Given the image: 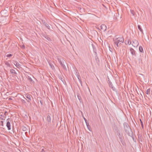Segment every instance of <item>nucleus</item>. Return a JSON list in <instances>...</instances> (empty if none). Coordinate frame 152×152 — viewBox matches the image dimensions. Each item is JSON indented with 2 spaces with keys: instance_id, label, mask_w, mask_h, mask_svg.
<instances>
[{
  "instance_id": "obj_8",
  "label": "nucleus",
  "mask_w": 152,
  "mask_h": 152,
  "mask_svg": "<svg viewBox=\"0 0 152 152\" xmlns=\"http://www.w3.org/2000/svg\"><path fill=\"white\" fill-rule=\"evenodd\" d=\"M25 97L27 98V99H26L24 97V98L27 100V102H29L31 101V96H32L31 95L28 94H26L25 95Z\"/></svg>"
},
{
  "instance_id": "obj_37",
  "label": "nucleus",
  "mask_w": 152,
  "mask_h": 152,
  "mask_svg": "<svg viewBox=\"0 0 152 152\" xmlns=\"http://www.w3.org/2000/svg\"><path fill=\"white\" fill-rule=\"evenodd\" d=\"M40 102L41 103V105H42L43 104L42 102V101H41V100L40 101Z\"/></svg>"
},
{
  "instance_id": "obj_33",
  "label": "nucleus",
  "mask_w": 152,
  "mask_h": 152,
  "mask_svg": "<svg viewBox=\"0 0 152 152\" xmlns=\"http://www.w3.org/2000/svg\"><path fill=\"white\" fill-rule=\"evenodd\" d=\"M49 65L53 69V68H54V66L53 64H51V63H49Z\"/></svg>"
},
{
  "instance_id": "obj_21",
  "label": "nucleus",
  "mask_w": 152,
  "mask_h": 152,
  "mask_svg": "<svg viewBox=\"0 0 152 152\" xmlns=\"http://www.w3.org/2000/svg\"><path fill=\"white\" fill-rule=\"evenodd\" d=\"M138 29L142 33H143V31L142 29L141 26L140 25H138L137 26Z\"/></svg>"
},
{
  "instance_id": "obj_18",
  "label": "nucleus",
  "mask_w": 152,
  "mask_h": 152,
  "mask_svg": "<svg viewBox=\"0 0 152 152\" xmlns=\"http://www.w3.org/2000/svg\"><path fill=\"white\" fill-rule=\"evenodd\" d=\"M91 45L93 49L94 52L96 53V49L95 46L93 44H92Z\"/></svg>"
},
{
  "instance_id": "obj_12",
  "label": "nucleus",
  "mask_w": 152,
  "mask_h": 152,
  "mask_svg": "<svg viewBox=\"0 0 152 152\" xmlns=\"http://www.w3.org/2000/svg\"><path fill=\"white\" fill-rule=\"evenodd\" d=\"M42 23L48 29H50V26L47 23L45 20H42Z\"/></svg>"
},
{
  "instance_id": "obj_17",
  "label": "nucleus",
  "mask_w": 152,
  "mask_h": 152,
  "mask_svg": "<svg viewBox=\"0 0 152 152\" xmlns=\"http://www.w3.org/2000/svg\"><path fill=\"white\" fill-rule=\"evenodd\" d=\"M10 71L12 74H15V75L17 74V72L14 69H11L10 70Z\"/></svg>"
},
{
  "instance_id": "obj_19",
  "label": "nucleus",
  "mask_w": 152,
  "mask_h": 152,
  "mask_svg": "<svg viewBox=\"0 0 152 152\" xmlns=\"http://www.w3.org/2000/svg\"><path fill=\"white\" fill-rule=\"evenodd\" d=\"M84 118V119L85 120V121L86 122V125H87V127L88 128V129L90 130V129L91 128V127L89 125V124L88 123H87V122H86V118Z\"/></svg>"
},
{
  "instance_id": "obj_34",
  "label": "nucleus",
  "mask_w": 152,
  "mask_h": 152,
  "mask_svg": "<svg viewBox=\"0 0 152 152\" xmlns=\"http://www.w3.org/2000/svg\"><path fill=\"white\" fill-rule=\"evenodd\" d=\"M75 75H79V73L77 71V70L75 72Z\"/></svg>"
},
{
  "instance_id": "obj_25",
  "label": "nucleus",
  "mask_w": 152,
  "mask_h": 152,
  "mask_svg": "<svg viewBox=\"0 0 152 152\" xmlns=\"http://www.w3.org/2000/svg\"><path fill=\"white\" fill-rule=\"evenodd\" d=\"M139 50L140 52H143V49L141 46H140L139 47Z\"/></svg>"
},
{
  "instance_id": "obj_43",
  "label": "nucleus",
  "mask_w": 152,
  "mask_h": 152,
  "mask_svg": "<svg viewBox=\"0 0 152 152\" xmlns=\"http://www.w3.org/2000/svg\"><path fill=\"white\" fill-rule=\"evenodd\" d=\"M132 138H133V137H132Z\"/></svg>"
},
{
  "instance_id": "obj_44",
  "label": "nucleus",
  "mask_w": 152,
  "mask_h": 152,
  "mask_svg": "<svg viewBox=\"0 0 152 152\" xmlns=\"http://www.w3.org/2000/svg\"><path fill=\"white\" fill-rule=\"evenodd\" d=\"M132 138H133V137H132Z\"/></svg>"
},
{
  "instance_id": "obj_35",
  "label": "nucleus",
  "mask_w": 152,
  "mask_h": 152,
  "mask_svg": "<svg viewBox=\"0 0 152 152\" xmlns=\"http://www.w3.org/2000/svg\"><path fill=\"white\" fill-rule=\"evenodd\" d=\"M1 125L2 126H4V124H3L4 122H3V121H1Z\"/></svg>"
},
{
  "instance_id": "obj_20",
  "label": "nucleus",
  "mask_w": 152,
  "mask_h": 152,
  "mask_svg": "<svg viewBox=\"0 0 152 152\" xmlns=\"http://www.w3.org/2000/svg\"><path fill=\"white\" fill-rule=\"evenodd\" d=\"M28 80H29L30 82L31 83H34V81L29 76H28L27 77Z\"/></svg>"
},
{
  "instance_id": "obj_23",
  "label": "nucleus",
  "mask_w": 152,
  "mask_h": 152,
  "mask_svg": "<svg viewBox=\"0 0 152 152\" xmlns=\"http://www.w3.org/2000/svg\"><path fill=\"white\" fill-rule=\"evenodd\" d=\"M151 89L150 88L148 89L146 91V93L147 94H150Z\"/></svg>"
},
{
  "instance_id": "obj_4",
  "label": "nucleus",
  "mask_w": 152,
  "mask_h": 152,
  "mask_svg": "<svg viewBox=\"0 0 152 152\" xmlns=\"http://www.w3.org/2000/svg\"><path fill=\"white\" fill-rule=\"evenodd\" d=\"M107 78L110 87L111 88L113 91L116 92L117 91L116 89L113 86V85L112 84V82L110 81L108 76H107Z\"/></svg>"
},
{
  "instance_id": "obj_41",
  "label": "nucleus",
  "mask_w": 152,
  "mask_h": 152,
  "mask_svg": "<svg viewBox=\"0 0 152 152\" xmlns=\"http://www.w3.org/2000/svg\"><path fill=\"white\" fill-rule=\"evenodd\" d=\"M23 48H25V46L24 45H23Z\"/></svg>"
},
{
  "instance_id": "obj_22",
  "label": "nucleus",
  "mask_w": 152,
  "mask_h": 152,
  "mask_svg": "<svg viewBox=\"0 0 152 152\" xmlns=\"http://www.w3.org/2000/svg\"><path fill=\"white\" fill-rule=\"evenodd\" d=\"M76 76H77V78L78 79V80L79 81L80 83L82 85V81H81V79H80V75L79 74L78 75H76Z\"/></svg>"
},
{
  "instance_id": "obj_3",
  "label": "nucleus",
  "mask_w": 152,
  "mask_h": 152,
  "mask_svg": "<svg viewBox=\"0 0 152 152\" xmlns=\"http://www.w3.org/2000/svg\"><path fill=\"white\" fill-rule=\"evenodd\" d=\"M118 136L119 139L120 140V141L121 142L123 145L126 146V144L124 140V137L123 134L122 133L121 134H119V135Z\"/></svg>"
},
{
  "instance_id": "obj_30",
  "label": "nucleus",
  "mask_w": 152,
  "mask_h": 152,
  "mask_svg": "<svg viewBox=\"0 0 152 152\" xmlns=\"http://www.w3.org/2000/svg\"><path fill=\"white\" fill-rule=\"evenodd\" d=\"M12 56V54H11L10 53H9L6 55V56L7 57H11Z\"/></svg>"
},
{
  "instance_id": "obj_1",
  "label": "nucleus",
  "mask_w": 152,
  "mask_h": 152,
  "mask_svg": "<svg viewBox=\"0 0 152 152\" xmlns=\"http://www.w3.org/2000/svg\"><path fill=\"white\" fill-rule=\"evenodd\" d=\"M124 128L125 132L128 136L132 137L133 136V132L128 124L126 122L124 123Z\"/></svg>"
},
{
  "instance_id": "obj_13",
  "label": "nucleus",
  "mask_w": 152,
  "mask_h": 152,
  "mask_svg": "<svg viewBox=\"0 0 152 152\" xmlns=\"http://www.w3.org/2000/svg\"><path fill=\"white\" fill-rule=\"evenodd\" d=\"M42 36L43 37L45 38L49 41H51V39L48 36V35L47 34H43L42 35Z\"/></svg>"
},
{
  "instance_id": "obj_6",
  "label": "nucleus",
  "mask_w": 152,
  "mask_h": 152,
  "mask_svg": "<svg viewBox=\"0 0 152 152\" xmlns=\"http://www.w3.org/2000/svg\"><path fill=\"white\" fill-rule=\"evenodd\" d=\"M6 126L8 130H9L11 129V124L10 122H11V120L8 118L6 121Z\"/></svg>"
},
{
  "instance_id": "obj_31",
  "label": "nucleus",
  "mask_w": 152,
  "mask_h": 152,
  "mask_svg": "<svg viewBox=\"0 0 152 152\" xmlns=\"http://www.w3.org/2000/svg\"><path fill=\"white\" fill-rule=\"evenodd\" d=\"M130 12H131V13L132 14V15H134V13H135L134 11L133 10H130Z\"/></svg>"
},
{
  "instance_id": "obj_26",
  "label": "nucleus",
  "mask_w": 152,
  "mask_h": 152,
  "mask_svg": "<svg viewBox=\"0 0 152 152\" xmlns=\"http://www.w3.org/2000/svg\"><path fill=\"white\" fill-rule=\"evenodd\" d=\"M140 122L141 125L142 126V129H144V126L142 121L141 119L140 118Z\"/></svg>"
},
{
  "instance_id": "obj_24",
  "label": "nucleus",
  "mask_w": 152,
  "mask_h": 152,
  "mask_svg": "<svg viewBox=\"0 0 152 152\" xmlns=\"http://www.w3.org/2000/svg\"><path fill=\"white\" fill-rule=\"evenodd\" d=\"M5 64L6 65L7 67H11V65L10 63H9L7 61H6L5 62Z\"/></svg>"
},
{
  "instance_id": "obj_42",
  "label": "nucleus",
  "mask_w": 152,
  "mask_h": 152,
  "mask_svg": "<svg viewBox=\"0 0 152 152\" xmlns=\"http://www.w3.org/2000/svg\"><path fill=\"white\" fill-rule=\"evenodd\" d=\"M44 151V149H42V151Z\"/></svg>"
},
{
  "instance_id": "obj_32",
  "label": "nucleus",
  "mask_w": 152,
  "mask_h": 152,
  "mask_svg": "<svg viewBox=\"0 0 152 152\" xmlns=\"http://www.w3.org/2000/svg\"><path fill=\"white\" fill-rule=\"evenodd\" d=\"M116 133H117V135L118 136L119 135V134H121L120 133V131L119 130H118V131L116 132Z\"/></svg>"
},
{
  "instance_id": "obj_36",
  "label": "nucleus",
  "mask_w": 152,
  "mask_h": 152,
  "mask_svg": "<svg viewBox=\"0 0 152 152\" xmlns=\"http://www.w3.org/2000/svg\"><path fill=\"white\" fill-rule=\"evenodd\" d=\"M21 102L23 103H26V102L25 101L24 99H22L21 100Z\"/></svg>"
},
{
  "instance_id": "obj_11",
  "label": "nucleus",
  "mask_w": 152,
  "mask_h": 152,
  "mask_svg": "<svg viewBox=\"0 0 152 152\" xmlns=\"http://www.w3.org/2000/svg\"><path fill=\"white\" fill-rule=\"evenodd\" d=\"M100 27L101 29L102 30L104 31H105L106 30V26L104 24L101 25Z\"/></svg>"
},
{
  "instance_id": "obj_5",
  "label": "nucleus",
  "mask_w": 152,
  "mask_h": 152,
  "mask_svg": "<svg viewBox=\"0 0 152 152\" xmlns=\"http://www.w3.org/2000/svg\"><path fill=\"white\" fill-rule=\"evenodd\" d=\"M51 118L50 116V115L49 114H48L46 118V121L47 122V123L46 124L47 126H50L51 124Z\"/></svg>"
},
{
  "instance_id": "obj_39",
  "label": "nucleus",
  "mask_w": 152,
  "mask_h": 152,
  "mask_svg": "<svg viewBox=\"0 0 152 152\" xmlns=\"http://www.w3.org/2000/svg\"><path fill=\"white\" fill-rule=\"evenodd\" d=\"M7 113V112L6 111H5L4 113V114L6 115V113Z\"/></svg>"
},
{
  "instance_id": "obj_14",
  "label": "nucleus",
  "mask_w": 152,
  "mask_h": 152,
  "mask_svg": "<svg viewBox=\"0 0 152 152\" xmlns=\"http://www.w3.org/2000/svg\"><path fill=\"white\" fill-rule=\"evenodd\" d=\"M14 64L18 68H19L20 67L21 65L17 61H15Z\"/></svg>"
},
{
  "instance_id": "obj_38",
  "label": "nucleus",
  "mask_w": 152,
  "mask_h": 152,
  "mask_svg": "<svg viewBox=\"0 0 152 152\" xmlns=\"http://www.w3.org/2000/svg\"><path fill=\"white\" fill-rule=\"evenodd\" d=\"M78 99L80 100V99H81V97L80 96L79 97L78 96Z\"/></svg>"
},
{
  "instance_id": "obj_10",
  "label": "nucleus",
  "mask_w": 152,
  "mask_h": 152,
  "mask_svg": "<svg viewBox=\"0 0 152 152\" xmlns=\"http://www.w3.org/2000/svg\"><path fill=\"white\" fill-rule=\"evenodd\" d=\"M112 128L113 130L114 131H115V132L118 131L119 130L117 125L115 123H114L112 124Z\"/></svg>"
},
{
  "instance_id": "obj_2",
  "label": "nucleus",
  "mask_w": 152,
  "mask_h": 152,
  "mask_svg": "<svg viewBox=\"0 0 152 152\" xmlns=\"http://www.w3.org/2000/svg\"><path fill=\"white\" fill-rule=\"evenodd\" d=\"M124 38L122 37H119L115 39H113L114 44L117 46V47H118L119 43V45L121 44V43L124 42Z\"/></svg>"
},
{
  "instance_id": "obj_40",
  "label": "nucleus",
  "mask_w": 152,
  "mask_h": 152,
  "mask_svg": "<svg viewBox=\"0 0 152 152\" xmlns=\"http://www.w3.org/2000/svg\"><path fill=\"white\" fill-rule=\"evenodd\" d=\"M9 100H12V98H9Z\"/></svg>"
},
{
  "instance_id": "obj_9",
  "label": "nucleus",
  "mask_w": 152,
  "mask_h": 152,
  "mask_svg": "<svg viewBox=\"0 0 152 152\" xmlns=\"http://www.w3.org/2000/svg\"><path fill=\"white\" fill-rule=\"evenodd\" d=\"M133 43L132 44V46L135 47H137L139 45L138 41L136 39H134L132 41Z\"/></svg>"
},
{
  "instance_id": "obj_15",
  "label": "nucleus",
  "mask_w": 152,
  "mask_h": 152,
  "mask_svg": "<svg viewBox=\"0 0 152 152\" xmlns=\"http://www.w3.org/2000/svg\"><path fill=\"white\" fill-rule=\"evenodd\" d=\"M130 51L131 52V54L132 55L134 56H136L135 51L132 48H130Z\"/></svg>"
},
{
  "instance_id": "obj_16",
  "label": "nucleus",
  "mask_w": 152,
  "mask_h": 152,
  "mask_svg": "<svg viewBox=\"0 0 152 152\" xmlns=\"http://www.w3.org/2000/svg\"><path fill=\"white\" fill-rule=\"evenodd\" d=\"M125 44L126 45H130L131 42L130 41L129 39H126L125 42Z\"/></svg>"
},
{
  "instance_id": "obj_7",
  "label": "nucleus",
  "mask_w": 152,
  "mask_h": 152,
  "mask_svg": "<svg viewBox=\"0 0 152 152\" xmlns=\"http://www.w3.org/2000/svg\"><path fill=\"white\" fill-rule=\"evenodd\" d=\"M57 60L61 66L64 69H66V67L65 65L64 64V62H62L61 61V58H58Z\"/></svg>"
},
{
  "instance_id": "obj_27",
  "label": "nucleus",
  "mask_w": 152,
  "mask_h": 152,
  "mask_svg": "<svg viewBox=\"0 0 152 152\" xmlns=\"http://www.w3.org/2000/svg\"><path fill=\"white\" fill-rule=\"evenodd\" d=\"M22 129L23 131H26L27 130V128L24 126H22Z\"/></svg>"
},
{
  "instance_id": "obj_28",
  "label": "nucleus",
  "mask_w": 152,
  "mask_h": 152,
  "mask_svg": "<svg viewBox=\"0 0 152 152\" xmlns=\"http://www.w3.org/2000/svg\"><path fill=\"white\" fill-rule=\"evenodd\" d=\"M138 139L141 142L142 141V136L141 135L139 134L138 135Z\"/></svg>"
},
{
  "instance_id": "obj_29",
  "label": "nucleus",
  "mask_w": 152,
  "mask_h": 152,
  "mask_svg": "<svg viewBox=\"0 0 152 152\" xmlns=\"http://www.w3.org/2000/svg\"><path fill=\"white\" fill-rule=\"evenodd\" d=\"M4 116L3 115H0V119L2 120H4Z\"/></svg>"
}]
</instances>
